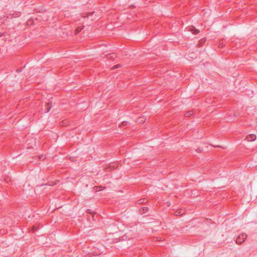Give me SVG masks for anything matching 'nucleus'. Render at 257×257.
Wrapping results in <instances>:
<instances>
[{
  "instance_id": "f257e3e1",
  "label": "nucleus",
  "mask_w": 257,
  "mask_h": 257,
  "mask_svg": "<svg viewBox=\"0 0 257 257\" xmlns=\"http://www.w3.org/2000/svg\"><path fill=\"white\" fill-rule=\"evenodd\" d=\"M247 237V235L245 233H241L239 234L236 239V242L237 244H241L243 242Z\"/></svg>"
},
{
  "instance_id": "f03ea898",
  "label": "nucleus",
  "mask_w": 257,
  "mask_h": 257,
  "mask_svg": "<svg viewBox=\"0 0 257 257\" xmlns=\"http://www.w3.org/2000/svg\"><path fill=\"white\" fill-rule=\"evenodd\" d=\"M189 31L191 32L194 35H197L200 32L199 30L196 29L194 26H192L191 27L189 28Z\"/></svg>"
},
{
  "instance_id": "7ed1b4c3",
  "label": "nucleus",
  "mask_w": 257,
  "mask_h": 257,
  "mask_svg": "<svg viewBox=\"0 0 257 257\" xmlns=\"http://www.w3.org/2000/svg\"><path fill=\"white\" fill-rule=\"evenodd\" d=\"M256 139V136L254 134H250L246 137L247 141H253Z\"/></svg>"
},
{
  "instance_id": "20e7f679",
  "label": "nucleus",
  "mask_w": 257,
  "mask_h": 257,
  "mask_svg": "<svg viewBox=\"0 0 257 257\" xmlns=\"http://www.w3.org/2000/svg\"><path fill=\"white\" fill-rule=\"evenodd\" d=\"M146 118L145 116H140L138 118L137 121L138 123H142L146 121Z\"/></svg>"
},
{
  "instance_id": "39448f33",
  "label": "nucleus",
  "mask_w": 257,
  "mask_h": 257,
  "mask_svg": "<svg viewBox=\"0 0 257 257\" xmlns=\"http://www.w3.org/2000/svg\"><path fill=\"white\" fill-rule=\"evenodd\" d=\"M185 213V210H183V209H180V210H178L177 211H176L175 213V215L176 216H178V215H182L184 213Z\"/></svg>"
},
{
  "instance_id": "423d86ee",
  "label": "nucleus",
  "mask_w": 257,
  "mask_h": 257,
  "mask_svg": "<svg viewBox=\"0 0 257 257\" xmlns=\"http://www.w3.org/2000/svg\"><path fill=\"white\" fill-rule=\"evenodd\" d=\"M51 108V105L48 103L46 106V109H45L46 112H49V110H50Z\"/></svg>"
},
{
  "instance_id": "0eeeda50",
  "label": "nucleus",
  "mask_w": 257,
  "mask_h": 257,
  "mask_svg": "<svg viewBox=\"0 0 257 257\" xmlns=\"http://www.w3.org/2000/svg\"><path fill=\"white\" fill-rule=\"evenodd\" d=\"M83 27L82 28L78 27L75 30V34H77L79 32L81 31V30L83 29Z\"/></svg>"
},
{
  "instance_id": "6e6552de",
  "label": "nucleus",
  "mask_w": 257,
  "mask_h": 257,
  "mask_svg": "<svg viewBox=\"0 0 257 257\" xmlns=\"http://www.w3.org/2000/svg\"><path fill=\"white\" fill-rule=\"evenodd\" d=\"M193 112L192 111H188L186 112L185 114L186 117L191 116L193 114Z\"/></svg>"
},
{
  "instance_id": "1a4fd4ad",
  "label": "nucleus",
  "mask_w": 257,
  "mask_h": 257,
  "mask_svg": "<svg viewBox=\"0 0 257 257\" xmlns=\"http://www.w3.org/2000/svg\"><path fill=\"white\" fill-rule=\"evenodd\" d=\"M138 202H139V204H142V203L146 202V199H142L139 200L138 201Z\"/></svg>"
},
{
  "instance_id": "9d476101",
  "label": "nucleus",
  "mask_w": 257,
  "mask_h": 257,
  "mask_svg": "<svg viewBox=\"0 0 257 257\" xmlns=\"http://www.w3.org/2000/svg\"><path fill=\"white\" fill-rule=\"evenodd\" d=\"M95 188H96V190L97 191L101 190L102 189V186H96V187H95Z\"/></svg>"
},
{
  "instance_id": "9b49d317",
  "label": "nucleus",
  "mask_w": 257,
  "mask_h": 257,
  "mask_svg": "<svg viewBox=\"0 0 257 257\" xmlns=\"http://www.w3.org/2000/svg\"><path fill=\"white\" fill-rule=\"evenodd\" d=\"M143 210L144 211V212H147L148 211V208L147 207H143Z\"/></svg>"
},
{
  "instance_id": "f8f14e48",
  "label": "nucleus",
  "mask_w": 257,
  "mask_h": 257,
  "mask_svg": "<svg viewBox=\"0 0 257 257\" xmlns=\"http://www.w3.org/2000/svg\"><path fill=\"white\" fill-rule=\"evenodd\" d=\"M126 122L125 121H123L122 122L121 124L120 125V126H122V125H125V123H126Z\"/></svg>"
},
{
  "instance_id": "ddd939ff",
  "label": "nucleus",
  "mask_w": 257,
  "mask_h": 257,
  "mask_svg": "<svg viewBox=\"0 0 257 257\" xmlns=\"http://www.w3.org/2000/svg\"><path fill=\"white\" fill-rule=\"evenodd\" d=\"M119 67V65H116V66H115L114 67V68H113V69H114V68H118V67Z\"/></svg>"
}]
</instances>
